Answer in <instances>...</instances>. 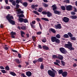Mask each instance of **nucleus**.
<instances>
[{
    "instance_id": "69168bd1",
    "label": "nucleus",
    "mask_w": 77,
    "mask_h": 77,
    "mask_svg": "<svg viewBox=\"0 0 77 77\" xmlns=\"http://www.w3.org/2000/svg\"><path fill=\"white\" fill-rule=\"evenodd\" d=\"M32 23L34 24H35V23H36V21H35V20L32 21Z\"/></svg>"
},
{
    "instance_id": "412c9836",
    "label": "nucleus",
    "mask_w": 77,
    "mask_h": 77,
    "mask_svg": "<svg viewBox=\"0 0 77 77\" xmlns=\"http://www.w3.org/2000/svg\"><path fill=\"white\" fill-rule=\"evenodd\" d=\"M43 60H44V59L43 58H39L38 59L37 61L39 62H42Z\"/></svg>"
},
{
    "instance_id": "6ab92c4d",
    "label": "nucleus",
    "mask_w": 77,
    "mask_h": 77,
    "mask_svg": "<svg viewBox=\"0 0 77 77\" xmlns=\"http://www.w3.org/2000/svg\"><path fill=\"white\" fill-rule=\"evenodd\" d=\"M47 14L48 17H51V15H52V14H51V13L49 11L47 12Z\"/></svg>"
},
{
    "instance_id": "09e8293b",
    "label": "nucleus",
    "mask_w": 77,
    "mask_h": 77,
    "mask_svg": "<svg viewBox=\"0 0 77 77\" xmlns=\"http://www.w3.org/2000/svg\"><path fill=\"white\" fill-rule=\"evenodd\" d=\"M32 28H35V26L32 24H30Z\"/></svg>"
},
{
    "instance_id": "bf43d9fd",
    "label": "nucleus",
    "mask_w": 77,
    "mask_h": 77,
    "mask_svg": "<svg viewBox=\"0 0 77 77\" xmlns=\"http://www.w3.org/2000/svg\"><path fill=\"white\" fill-rule=\"evenodd\" d=\"M73 67H76L77 66V64L75 63L73 65Z\"/></svg>"
},
{
    "instance_id": "052dcab7",
    "label": "nucleus",
    "mask_w": 77,
    "mask_h": 77,
    "mask_svg": "<svg viewBox=\"0 0 77 77\" xmlns=\"http://www.w3.org/2000/svg\"><path fill=\"white\" fill-rule=\"evenodd\" d=\"M0 69H4L5 68L3 67V66H0Z\"/></svg>"
},
{
    "instance_id": "a211bd4d",
    "label": "nucleus",
    "mask_w": 77,
    "mask_h": 77,
    "mask_svg": "<svg viewBox=\"0 0 77 77\" xmlns=\"http://www.w3.org/2000/svg\"><path fill=\"white\" fill-rule=\"evenodd\" d=\"M9 22L12 25H15V21H13L12 20L9 21Z\"/></svg>"
},
{
    "instance_id": "a18cd8bd",
    "label": "nucleus",
    "mask_w": 77,
    "mask_h": 77,
    "mask_svg": "<svg viewBox=\"0 0 77 77\" xmlns=\"http://www.w3.org/2000/svg\"><path fill=\"white\" fill-rule=\"evenodd\" d=\"M32 39H33V41L35 42L36 41V37L35 36H32Z\"/></svg>"
},
{
    "instance_id": "49530a36",
    "label": "nucleus",
    "mask_w": 77,
    "mask_h": 77,
    "mask_svg": "<svg viewBox=\"0 0 77 77\" xmlns=\"http://www.w3.org/2000/svg\"><path fill=\"white\" fill-rule=\"evenodd\" d=\"M52 57L53 58H56L57 59V56L56 55H52Z\"/></svg>"
},
{
    "instance_id": "0eeeda50",
    "label": "nucleus",
    "mask_w": 77,
    "mask_h": 77,
    "mask_svg": "<svg viewBox=\"0 0 77 77\" xmlns=\"http://www.w3.org/2000/svg\"><path fill=\"white\" fill-rule=\"evenodd\" d=\"M56 62H54V65H57L58 66H60V65H59V64H58L60 63V60H56Z\"/></svg>"
},
{
    "instance_id": "cd10ccee",
    "label": "nucleus",
    "mask_w": 77,
    "mask_h": 77,
    "mask_svg": "<svg viewBox=\"0 0 77 77\" xmlns=\"http://www.w3.org/2000/svg\"><path fill=\"white\" fill-rule=\"evenodd\" d=\"M42 10H43V9H42V8L41 7L39 8L37 11L38 12H42Z\"/></svg>"
},
{
    "instance_id": "9d476101",
    "label": "nucleus",
    "mask_w": 77,
    "mask_h": 77,
    "mask_svg": "<svg viewBox=\"0 0 77 77\" xmlns=\"http://www.w3.org/2000/svg\"><path fill=\"white\" fill-rule=\"evenodd\" d=\"M62 75L63 77H66L68 75V72L66 71L63 72L62 73Z\"/></svg>"
},
{
    "instance_id": "72a5a7b5",
    "label": "nucleus",
    "mask_w": 77,
    "mask_h": 77,
    "mask_svg": "<svg viewBox=\"0 0 77 77\" xmlns=\"http://www.w3.org/2000/svg\"><path fill=\"white\" fill-rule=\"evenodd\" d=\"M33 12L35 14H36L37 15H40V14L39 13H38V11H33Z\"/></svg>"
},
{
    "instance_id": "aec40b11",
    "label": "nucleus",
    "mask_w": 77,
    "mask_h": 77,
    "mask_svg": "<svg viewBox=\"0 0 77 77\" xmlns=\"http://www.w3.org/2000/svg\"><path fill=\"white\" fill-rule=\"evenodd\" d=\"M70 18H72V19H73V20H75L77 18V16L75 15H73L70 16Z\"/></svg>"
},
{
    "instance_id": "dca6fc26",
    "label": "nucleus",
    "mask_w": 77,
    "mask_h": 77,
    "mask_svg": "<svg viewBox=\"0 0 77 77\" xmlns=\"http://www.w3.org/2000/svg\"><path fill=\"white\" fill-rule=\"evenodd\" d=\"M52 7L53 8V10L54 11H54H55L57 9V7L56 6H55V5H53L52 6Z\"/></svg>"
},
{
    "instance_id": "c756f323",
    "label": "nucleus",
    "mask_w": 77,
    "mask_h": 77,
    "mask_svg": "<svg viewBox=\"0 0 77 77\" xmlns=\"http://www.w3.org/2000/svg\"><path fill=\"white\" fill-rule=\"evenodd\" d=\"M28 5V4L27 3V2H24L23 3V5L25 7H27V6Z\"/></svg>"
},
{
    "instance_id": "c85d7f7f",
    "label": "nucleus",
    "mask_w": 77,
    "mask_h": 77,
    "mask_svg": "<svg viewBox=\"0 0 77 77\" xmlns=\"http://www.w3.org/2000/svg\"><path fill=\"white\" fill-rule=\"evenodd\" d=\"M24 19L23 18H20L19 19V21L20 23H23V22Z\"/></svg>"
},
{
    "instance_id": "de8ad7c7",
    "label": "nucleus",
    "mask_w": 77,
    "mask_h": 77,
    "mask_svg": "<svg viewBox=\"0 0 77 77\" xmlns=\"http://www.w3.org/2000/svg\"><path fill=\"white\" fill-rule=\"evenodd\" d=\"M16 7L17 9H18V8H20V5H19L18 4H16Z\"/></svg>"
},
{
    "instance_id": "e433bc0d",
    "label": "nucleus",
    "mask_w": 77,
    "mask_h": 77,
    "mask_svg": "<svg viewBox=\"0 0 77 77\" xmlns=\"http://www.w3.org/2000/svg\"><path fill=\"white\" fill-rule=\"evenodd\" d=\"M23 22H24L25 23H28V20L26 18L25 19H23Z\"/></svg>"
},
{
    "instance_id": "864d4df0",
    "label": "nucleus",
    "mask_w": 77,
    "mask_h": 77,
    "mask_svg": "<svg viewBox=\"0 0 77 77\" xmlns=\"http://www.w3.org/2000/svg\"><path fill=\"white\" fill-rule=\"evenodd\" d=\"M42 33V32H37V35H41Z\"/></svg>"
},
{
    "instance_id": "3c124183",
    "label": "nucleus",
    "mask_w": 77,
    "mask_h": 77,
    "mask_svg": "<svg viewBox=\"0 0 77 77\" xmlns=\"http://www.w3.org/2000/svg\"><path fill=\"white\" fill-rule=\"evenodd\" d=\"M39 25L40 29H41V30H42V26L40 23H39Z\"/></svg>"
},
{
    "instance_id": "2f4dec72",
    "label": "nucleus",
    "mask_w": 77,
    "mask_h": 77,
    "mask_svg": "<svg viewBox=\"0 0 77 77\" xmlns=\"http://www.w3.org/2000/svg\"><path fill=\"white\" fill-rule=\"evenodd\" d=\"M41 20H44V21H49V20H48V19L45 17L41 18Z\"/></svg>"
},
{
    "instance_id": "774afa93",
    "label": "nucleus",
    "mask_w": 77,
    "mask_h": 77,
    "mask_svg": "<svg viewBox=\"0 0 77 77\" xmlns=\"http://www.w3.org/2000/svg\"><path fill=\"white\" fill-rule=\"evenodd\" d=\"M5 3L6 4H8V0H5Z\"/></svg>"
},
{
    "instance_id": "4be33fe9",
    "label": "nucleus",
    "mask_w": 77,
    "mask_h": 77,
    "mask_svg": "<svg viewBox=\"0 0 77 77\" xmlns=\"http://www.w3.org/2000/svg\"><path fill=\"white\" fill-rule=\"evenodd\" d=\"M15 60L17 64H20L21 62H20V61L19 59H16Z\"/></svg>"
},
{
    "instance_id": "393cba45",
    "label": "nucleus",
    "mask_w": 77,
    "mask_h": 77,
    "mask_svg": "<svg viewBox=\"0 0 77 77\" xmlns=\"http://www.w3.org/2000/svg\"><path fill=\"white\" fill-rule=\"evenodd\" d=\"M57 44H60V40H59L58 38H56V40H55V42Z\"/></svg>"
},
{
    "instance_id": "ddd939ff",
    "label": "nucleus",
    "mask_w": 77,
    "mask_h": 77,
    "mask_svg": "<svg viewBox=\"0 0 77 77\" xmlns=\"http://www.w3.org/2000/svg\"><path fill=\"white\" fill-rule=\"evenodd\" d=\"M16 35V32H11V35L12 38H15V36L14 35Z\"/></svg>"
},
{
    "instance_id": "5701e85b",
    "label": "nucleus",
    "mask_w": 77,
    "mask_h": 77,
    "mask_svg": "<svg viewBox=\"0 0 77 77\" xmlns=\"http://www.w3.org/2000/svg\"><path fill=\"white\" fill-rule=\"evenodd\" d=\"M21 29L23 30H26L27 29V27L25 26H22L21 27Z\"/></svg>"
},
{
    "instance_id": "e2e57ef3",
    "label": "nucleus",
    "mask_w": 77,
    "mask_h": 77,
    "mask_svg": "<svg viewBox=\"0 0 77 77\" xmlns=\"http://www.w3.org/2000/svg\"><path fill=\"white\" fill-rule=\"evenodd\" d=\"M46 39H43L42 41V42H46Z\"/></svg>"
},
{
    "instance_id": "c9c22d12",
    "label": "nucleus",
    "mask_w": 77,
    "mask_h": 77,
    "mask_svg": "<svg viewBox=\"0 0 77 77\" xmlns=\"http://www.w3.org/2000/svg\"><path fill=\"white\" fill-rule=\"evenodd\" d=\"M56 38L60 39V35L59 34H57L56 36Z\"/></svg>"
},
{
    "instance_id": "13d9d810",
    "label": "nucleus",
    "mask_w": 77,
    "mask_h": 77,
    "mask_svg": "<svg viewBox=\"0 0 77 77\" xmlns=\"http://www.w3.org/2000/svg\"><path fill=\"white\" fill-rule=\"evenodd\" d=\"M4 48L5 50H9V48H8V47H5V48Z\"/></svg>"
},
{
    "instance_id": "338daca9",
    "label": "nucleus",
    "mask_w": 77,
    "mask_h": 77,
    "mask_svg": "<svg viewBox=\"0 0 77 77\" xmlns=\"http://www.w3.org/2000/svg\"><path fill=\"white\" fill-rule=\"evenodd\" d=\"M44 6L45 7H48V4H45L44 5Z\"/></svg>"
},
{
    "instance_id": "39448f33",
    "label": "nucleus",
    "mask_w": 77,
    "mask_h": 77,
    "mask_svg": "<svg viewBox=\"0 0 77 77\" xmlns=\"http://www.w3.org/2000/svg\"><path fill=\"white\" fill-rule=\"evenodd\" d=\"M66 9L67 11H72V7L70 5H68L66 7Z\"/></svg>"
},
{
    "instance_id": "b1692460",
    "label": "nucleus",
    "mask_w": 77,
    "mask_h": 77,
    "mask_svg": "<svg viewBox=\"0 0 77 77\" xmlns=\"http://www.w3.org/2000/svg\"><path fill=\"white\" fill-rule=\"evenodd\" d=\"M10 74H11V75H13V76H15L17 75L15 72H10Z\"/></svg>"
},
{
    "instance_id": "9b49d317",
    "label": "nucleus",
    "mask_w": 77,
    "mask_h": 77,
    "mask_svg": "<svg viewBox=\"0 0 77 77\" xmlns=\"http://www.w3.org/2000/svg\"><path fill=\"white\" fill-rule=\"evenodd\" d=\"M56 37L54 36H52L51 37V41L52 42H54L56 39Z\"/></svg>"
},
{
    "instance_id": "79ce46f5",
    "label": "nucleus",
    "mask_w": 77,
    "mask_h": 77,
    "mask_svg": "<svg viewBox=\"0 0 77 77\" xmlns=\"http://www.w3.org/2000/svg\"><path fill=\"white\" fill-rule=\"evenodd\" d=\"M6 70H7V71H9L10 69H9V67L8 66H7L5 68Z\"/></svg>"
},
{
    "instance_id": "7c9ffc66",
    "label": "nucleus",
    "mask_w": 77,
    "mask_h": 77,
    "mask_svg": "<svg viewBox=\"0 0 77 77\" xmlns=\"http://www.w3.org/2000/svg\"><path fill=\"white\" fill-rule=\"evenodd\" d=\"M63 37L65 38H69V36H68V35L67 34H64L63 35Z\"/></svg>"
},
{
    "instance_id": "7ed1b4c3",
    "label": "nucleus",
    "mask_w": 77,
    "mask_h": 77,
    "mask_svg": "<svg viewBox=\"0 0 77 77\" xmlns=\"http://www.w3.org/2000/svg\"><path fill=\"white\" fill-rule=\"evenodd\" d=\"M59 50L61 53L63 54H66L67 52L65 48L62 47L60 48L59 49Z\"/></svg>"
},
{
    "instance_id": "a19ab883",
    "label": "nucleus",
    "mask_w": 77,
    "mask_h": 77,
    "mask_svg": "<svg viewBox=\"0 0 77 77\" xmlns=\"http://www.w3.org/2000/svg\"><path fill=\"white\" fill-rule=\"evenodd\" d=\"M12 4L13 6H15L16 5V2H15V1H13L12 2Z\"/></svg>"
},
{
    "instance_id": "c03bdc74",
    "label": "nucleus",
    "mask_w": 77,
    "mask_h": 77,
    "mask_svg": "<svg viewBox=\"0 0 77 77\" xmlns=\"http://www.w3.org/2000/svg\"><path fill=\"white\" fill-rule=\"evenodd\" d=\"M1 71L3 74H5V73H6V72L5 70H1Z\"/></svg>"
},
{
    "instance_id": "f8f14e48",
    "label": "nucleus",
    "mask_w": 77,
    "mask_h": 77,
    "mask_svg": "<svg viewBox=\"0 0 77 77\" xmlns=\"http://www.w3.org/2000/svg\"><path fill=\"white\" fill-rule=\"evenodd\" d=\"M26 75L28 77H30L32 75V72L28 71L26 72Z\"/></svg>"
},
{
    "instance_id": "f03ea898",
    "label": "nucleus",
    "mask_w": 77,
    "mask_h": 77,
    "mask_svg": "<svg viewBox=\"0 0 77 77\" xmlns=\"http://www.w3.org/2000/svg\"><path fill=\"white\" fill-rule=\"evenodd\" d=\"M72 44L69 41L68 42V44H65V46L66 47L68 48L69 50L70 51L72 50H74V48L72 47Z\"/></svg>"
},
{
    "instance_id": "0e129e2a",
    "label": "nucleus",
    "mask_w": 77,
    "mask_h": 77,
    "mask_svg": "<svg viewBox=\"0 0 77 77\" xmlns=\"http://www.w3.org/2000/svg\"><path fill=\"white\" fill-rule=\"evenodd\" d=\"M18 56L19 58H21V54H18Z\"/></svg>"
},
{
    "instance_id": "f704fd0d",
    "label": "nucleus",
    "mask_w": 77,
    "mask_h": 77,
    "mask_svg": "<svg viewBox=\"0 0 77 77\" xmlns=\"http://www.w3.org/2000/svg\"><path fill=\"white\" fill-rule=\"evenodd\" d=\"M58 73L59 74H61L63 73V69H60L58 71Z\"/></svg>"
},
{
    "instance_id": "37998d69",
    "label": "nucleus",
    "mask_w": 77,
    "mask_h": 77,
    "mask_svg": "<svg viewBox=\"0 0 77 77\" xmlns=\"http://www.w3.org/2000/svg\"><path fill=\"white\" fill-rule=\"evenodd\" d=\"M61 64H62L63 66H65V63L63 61L61 60Z\"/></svg>"
},
{
    "instance_id": "ea45409f",
    "label": "nucleus",
    "mask_w": 77,
    "mask_h": 77,
    "mask_svg": "<svg viewBox=\"0 0 77 77\" xmlns=\"http://www.w3.org/2000/svg\"><path fill=\"white\" fill-rule=\"evenodd\" d=\"M61 8L63 11H65V7L64 6H61Z\"/></svg>"
},
{
    "instance_id": "20e7f679",
    "label": "nucleus",
    "mask_w": 77,
    "mask_h": 77,
    "mask_svg": "<svg viewBox=\"0 0 77 77\" xmlns=\"http://www.w3.org/2000/svg\"><path fill=\"white\" fill-rule=\"evenodd\" d=\"M11 14H8L7 16H6V18L8 20V21H11L12 20L11 19H14V17H13V16H11Z\"/></svg>"
},
{
    "instance_id": "423d86ee",
    "label": "nucleus",
    "mask_w": 77,
    "mask_h": 77,
    "mask_svg": "<svg viewBox=\"0 0 77 77\" xmlns=\"http://www.w3.org/2000/svg\"><path fill=\"white\" fill-rule=\"evenodd\" d=\"M63 21L65 23H68L69 21V18L66 17H64L63 19Z\"/></svg>"
},
{
    "instance_id": "680f3d73",
    "label": "nucleus",
    "mask_w": 77,
    "mask_h": 77,
    "mask_svg": "<svg viewBox=\"0 0 77 77\" xmlns=\"http://www.w3.org/2000/svg\"><path fill=\"white\" fill-rule=\"evenodd\" d=\"M71 14L72 15H75V12L72 11L71 12Z\"/></svg>"
},
{
    "instance_id": "4c0bfd02",
    "label": "nucleus",
    "mask_w": 77,
    "mask_h": 77,
    "mask_svg": "<svg viewBox=\"0 0 77 77\" xmlns=\"http://www.w3.org/2000/svg\"><path fill=\"white\" fill-rule=\"evenodd\" d=\"M18 17H19V18L23 17H24V15L23 14H22L19 15Z\"/></svg>"
},
{
    "instance_id": "bb28decb",
    "label": "nucleus",
    "mask_w": 77,
    "mask_h": 77,
    "mask_svg": "<svg viewBox=\"0 0 77 77\" xmlns=\"http://www.w3.org/2000/svg\"><path fill=\"white\" fill-rule=\"evenodd\" d=\"M51 32H52L53 33H55L56 32L55 31V30L54 29H53V28H51L50 29Z\"/></svg>"
},
{
    "instance_id": "f257e3e1",
    "label": "nucleus",
    "mask_w": 77,
    "mask_h": 77,
    "mask_svg": "<svg viewBox=\"0 0 77 77\" xmlns=\"http://www.w3.org/2000/svg\"><path fill=\"white\" fill-rule=\"evenodd\" d=\"M52 71L51 70H49L48 71V75L51 77H55V73L57 74V71L54 69H51Z\"/></svg>"
},
{
    "instance_id": "5fc2aeb1",
    "label": "nucleus",
    "mask_w": 77,
    "mask_h": 77,
    "mask_svg": "<svg viewBox=\"0 0 77 77\" xmlns=\"http://www.w3.org/2000/svg\"><path fill=\"white\" fill-rule=\"evenodd\" d=\"M31 7L32 8V9H35V6L34 5H32V6H31Z\"/></svg>"
},
{
    "instance_id": "603ef678",
    "label": "nucleus",
    "mask_w": 77,
    "mask_h": 77,
    "mask_svg": "<svg viewBox=\"0 0 77 77\" xmlns=\"http://www.w3.org/2000/svg\"><path fill=\"white\" fill-rule=\"evenodd\" d=\"M40 68L42 69H43L44 68V65L41 64L40 66Z\"/></svg>"
},
{
    "instance_id": "f3484780",
    "label": "nucleus",
    "mask_w": 77,
    "mask_h": 77,
    "mask_svg": "<svg viewBox=\"0 0 77 77\" xmlns=\"http://www.w3.org/2000/svg\"><path fill=\"white\" fill-rule=\"evenodd\" d=\"M20 33L21 37H22V38H24V35H25V33H24V32L23 31H21Z\"/></svg>"
},
{
    "instance_id": "4d7b16f0",
    "label": "nucleus",
    "mask_w": 77,
    "mask_h": 77,
    "mask_svg": "<svg viewBox=\"0 0 77 77\" xmlns=\"http://www.w3.org/2000/svg\"><path fill=\"white\" fill-rule=\"evenodd\" d=\"M16 2L17 4H19V3H20V1H19V0H16Z\"/></svg>"
},
{
    "instance_id": "6e6552de",
    "label": "nucleus",
    "mask_w": 77,
    "mask_h": 77,
    "mask_svg": "<svg viewBox=\"0 0 77 77\" xmlns=\"http://www.w3.org/2000/svg\"><path fill=\"white\" fill-rule=\"evenodd\" d=\"M55 27L57 29H60L62 28V26H61V24H58L56 25L55 26Z\"/></svg>"
},
{
    "instance_id": "4468645a",
    "label": "nucleus",
    "mask_w": 77,
    "mask_h": 77,
    "mask_svg": "<svg viewBox=\"0 0 77 77\" xmlns=\"http://www.w3.org/2000/svg\"><path fill=\"white\" fill-rule=\"evenodd\" d=\"M54 13H55V14H57V15H60L62 12H61V11H59L56 10V11H54Z\"/></svg>"
},
{
    "instance_id": "6e6d98bb",
    "label": "nucleus",
    "mask_w": 77,
    "mask_h": 77,
    "mask_svg": "<svg viewBox=\"0 0 77 77\" xmlns=\"http://www.w3.org/2000/svg\"><path fill=\"white\" fill-rule=\"evenodd\" d=\"M38 47L39 48H40V49H42V46H41V45H38Z\"/></svg>"
},
{
    "instance_id": "a878e982",
    "label": "nucleus",
    "mask_w": 77,
    "mask_h": 77,
    "mask_svg": "<svg viewBox=\"0 0 77 77\" xmlns=\"http://www.w3.org/2000/svg\"><path fill=\"white\" fill-rule=\"evenodd\" d=\"M67 34L70 38H71L72 36H73V35H72V34L71 32H68Z\"/></svg>"
},
{
    "instance_id": "58836bf2",
    "label": "nucleus",
    "mask_w": 77,
    "mask_h": 77,
    "mask_svg": "<svg viewBox=\"0 0 77 77\" xmlns=\"http://www.w3.org/2000/svg\"><path fill=\"white\" fill-rule=\"evenodd\" d=\"M70 39L72 41H76V38L75 37H72L70 38Z\"/></svg>"
},
{
    "instance_id": "2eb2a0df",
    "label": "nucleus",
    "mask_w": 77,
    "mask_h": 77,
    "mask_svg": "<svg viewBox=\"0 0 77 77\" xmlns=\"http://www.w3.org/2000/svg\"><path fill=\"white\" fill-rule=\"evenodd\" d=\"M43 49L45 50H48L49 49V48L48 46H46L45 45H43L42 46Z\"/></svg>"
},
{
    "instance_id": "473e14b6",
    "label": "nucleus",
    "mask_w": 77,
    "mask_h": 77,
    "mask_svg": "<svg viewBox=\"0 0 77 77\" xmlns=\"http://www.w3.org/2000/svg\"><path fill=\"white\" fill-rule=\"evenodd\" d=\"M17 14H19L20 13V12H21V9L20 8L17 9Z\"/></svg>"
},
{
    "instance_id": "8fccbe9b",
    "label": "nucleus",
    "mask_w": 77,
    "mask_h": 77,
    "mask_svg": "<svg viewBox=\"0 0 77 77\" xmlns=\"http://www.w3.org/2000/svg\"><path fill=\"white\" fill-rule=\"evenodd\" d=\"M42 14H44V15H46L47 14V12L46 11H42Z\"/></svg>"
},
{
    "instance_id": "1a4fd4ad",
    "label": "nucleus",
    "mask_w": 77,
    "mask_h": 77,
    "mask_svg": "<svg viewBox=\"0 0 77 77\" xmlns=\"http://www.w3.org/2000/svg\"><path fill=\"white\" fill-rule=\"evenodd\" d=\"M57 59H59L61 60H63V56H62V55L58 54L57 57Z\"/></svg>"
}]
</instances>
